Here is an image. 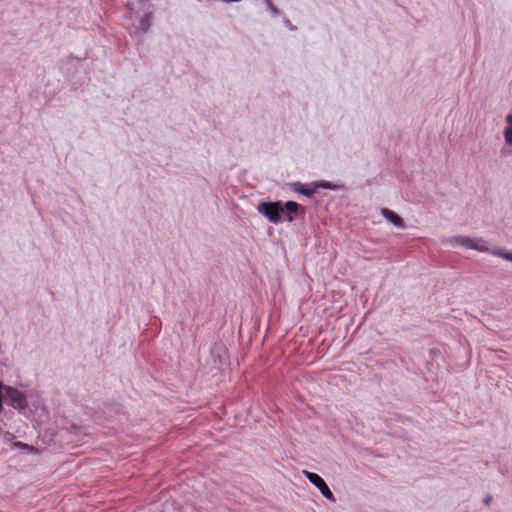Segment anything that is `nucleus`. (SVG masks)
Masks as SVG:
<instances>
[{"instance_id":"obj_5","label":"nucleus","mask_w":512,"mask_h":512,"mask_svg":"<svg viewBox=\"0 0 512 512\" xmlns=\"http://www.w3.org/2000/svg\"><path fill=\"white\" fill-rule=\"evenodd\" d=\"M381 213L387 220L391 221L395 226L399 228H404L405 225L403 219L395 212L387 208H383Z\"/></svg>"},{"instance_id":"obj_13","label":"nucleus","mask_w":512,"mask_h":512,"mask_svg":"<svg viewBox=\"0 0 512 512\" xmlns=\"http://www.w3.org/2000/svg\"><path fill=\"white\" fill-rule=\"evenodd\" d=\"M288 220H289V221H292V220H293V217H292V216H288Z\"/></svg>"},{"instance_id":"obj_4","label":"nucleus","mask_w":512,"mask_h":512,"mask_svg":"<svg viewBox=\"0 0 512 512\" xmlns=\"http://www.w3.org/2000/svg\"><path fill=\"white\" fill-rule=\"evenodd\" d=\"M455 241L459 245L464 246L469 249H475L478 251H487L488 250L487 247L485 246L484 242L479 239H473L470 237L459 236V237L455 238Z\"/></svg>"},{"instance_id":"obj_11","label":"nucleus","mask_w":512,"mask_h":512,"mask_svg":"<svg viewBox=\"0 0 512 512\" xmlns=\"http://www.w3.org/2000/svg\"><path fill=\"white\" fill-rule=\"evenodd\" d=\"M15 446L22 447V448H28V446L26 444L21 443V442L15 443Z\"/></svg>"},{"instance_id":"obj_8","label":"nucleus","mask_w":512,"mask_h":512,"mask_svg":"<svg viewBox=\"0 0 512 512\" xmlns=\"http://www.w3.org/2000/svg\"><path fill=\"white\" fill-rule=\"evenodd\" d=\"M150 18H151V15L149 13H147L144 15V17L140 21V26L144 31H146L150 26Z\"/></svg>"},{"instance_id":"obj_2","label":"nucleus","mask_w":512,"mask_h":512,"mask_svg":"<svg viewBox=\"0 0 512 512\" xmlns=\"http://www.w3.org/2000/svg\"><path fill=\"white\" fill-rule=\"evenodd\" d=\"M304 475L306 476V478L313 484L315 485L321 492V494L326 498L328 499L329 501L331 502H336V499L332 493V491L329 489V487L327 486L326 482L323 480L322 477H320L318 474L316 473H313V472H309V471H306L304 470L303 471Z\"/></svg>"},{"instance_id":"obj_9","label":"nucleus","mask_w":512,"mask_h":512,"mask_svg":"<svg viewBox=\"0 0 512 512\" xmlns=\"http://www.w3.org/2000/svg\"><path fill=\"white\" fill-rule=\"evenodd\" d=\"M492 254L500 256V257H502V258H504L506 260L512 261V252L511 253H505V252H502L501 250H497V251H493Z\"/></svg>"},{"instance_id":"obj_1","label":"nucleus","mask_w":512,"mask_h":512,"mask_svg":"<svg viewBox=\"0 0 512 512\" xmlns=\"http://www.w3.org/2000/svg\"><path fill=\"white\" fill-rule=\"evenodd\" d=\"M258 211L263 214L272 223H278L281 215L284 213L283 204L278 202H262L258 206Z\"/></svg>"},{"instance_id":"obj_10","label":"nucleus","mask_w":512,"mask_h":512,"mask_svg":"<svg viewBox=\"0 0 512 512\" xmlns=\"http://www.w3.org/2000/svg\"><path fill=\"white\" fill-rule=\"evenodd\" d=\"M303 195L311 196L314 193V189H297Z\"/></svg>"},{"instance_id":"obj_12","label":"nucleus","mask_w":512,"mask_h":512,"mask_svg":"<svg viewBox=\"0 0 512 512\" xmlns=\"http://www.w3.org/2000/svg\"><path fill=\"white\" fill-rule=\"evenodd\" d=\"M491 499H492V498H491V496H487V497L485 498V500H484L485 504H487V505H488V504L491 502Z\"/></svg>"},{"instance_id":"obj_7","label":"nucleus","mask_w":512,"mask_h":512,"mask_svg":"<svg viewBox=\"0 0 512 512\" xmlns=\"http://www.w3.org/2000/svg\"><path fill=\"white\" fill-rule=\"evenodd\" d=\"M283 208L284 212L286 211L288 214L296 213L299 208V204L294 201H288L283 205Z\"/></svg>"},{"instance_id":"obj_6","label":"nucleus","mask_w":512,"mask_h":512,"mask_svg":"<svg viewBox=\"0 0 512 512\" xmlns=\"http://www.w3.org/2000/svg\"><path fill=\"white\" fill-rule=\"evenodd\" d=\"M507 127L504 130L506 144L512 145V114L506 116Z\"/></svg>"},{"instance_id":"obj_3","label":"nucleus","mask_w":512,"mask_h":512,"mask_svg":"<svg viewBox=\"0 0 512 512\" xmlns=\"http://www.w3.org/2000/svg\"><path fill=\"white\" fill-rule=\"evenodd\" d=\"M4 392L9 404L15 409H24L27 406L25 395L19 390L4 386Z\"/></svg>"}]
</instances>
